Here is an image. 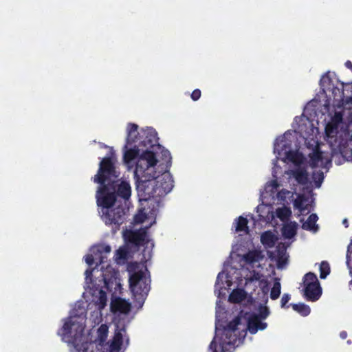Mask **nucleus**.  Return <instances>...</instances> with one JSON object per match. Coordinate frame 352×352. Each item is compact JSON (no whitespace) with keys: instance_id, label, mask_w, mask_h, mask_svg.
<instances>
[{"instance_id":"31","label":"nucleus","mask_w":352,"mask_h":352,"mask_svg":"<svg viewBox=\"0 0 352 352\" xmlns=\"http://www.w3.org/2000/svg\"><path fill=\"white\" fill-rule=\"evenodd\" d=\"M280 283L278 281H275L270 292L271 299L276 300L280 296Z\"/></svg>"},{"instance_id":"34","label":"nucleus","mask_w":352,"mask_h":352,"mask_svg":"<svg viewBox=\"0 0 352 352\" xmlns=\"http://www.w3.org/2000/svg\"><path fill=\"white\" fill-rule=\"evenodd\" d=\"M162 153V158L163 160L166 162L167 164H169L170 165L171 163V155L169 151L166 149H162L161 151Z\"/></svg>"},{"instance_id":"43","label":"nucleus","mask_w":352,"mask_h":352,"mask_svg":"<svg viewBox=\"0 0 352 352\" xmlns=\"http://www.w3.org/2000/svg\"><path fill=\"white\" fill-rule=\"evenodd\" d=\"M92 274H93V270H87L85 272V279L87 281L89 279H90V280H91V276H92Z\"/></svg>"},{"instance_id":"17","label":"nucleus","mask_w":352,"mask_h":352,"mask_svg":"<svg viewBox=\"0 0 352 352\" xmlns=\"http://www.w3.org/2000/svg\"><path fill=\"white\" fill-rule=\"evenodd\" d=\"M293 176L300 184H306L308 182V173L305 168H298L293 171Z\"/></svg>"},{"instance_id":"5","label":"nucleus","mask_w":352,"mask_h":352,"mask_svg":"<svg viewBox=\"0 0 352 352\" xmlns=\"http://www.w3.org/2000/svg\"><path fill=\"white\" fill-rule=\"evenodd\" d=\"M240 324L241 318L237 316L224 327L222 336L219 339V345L222 352H231L234 349L236 342L239 339L237 335V327Z\"/></svg>"},{"instance_id":"11","label":"nucleus","mask_w":352,"mask_h":352,"mask_svg":"<svg viewBox=\"0 0 352 352\" xmlns=\"http://www.w3.org/2000/svg\"><path fill=\"white\" fill-rule=\"evenodd\" d=\"M73 325L74 323L71 320L69 319L68 320H66L62 328L58 330V334L61 336L62 340L65 342H71L75 345L76 344V338L73 339L71 336Z\"/></svg>"},{"instance_id":"13","label":"nucleus","mask_w":352,"mask_h":352,"mask_svg":"<svg viewBox=\"0 0 352 352\" xmlns=\"http://www.w3.org/2000/svg\"><path fill=\"white\" fill-rule=\"evenodd\" d=\"M131 304L121 298H118L111 302V309L113 311L127 314L131 311Z\"/></svg>"},{"instance_id":"47","label":"nucleus","mask_w":352,"mask_h":352,"mask_svg":"<svg viewBox=\"0 0 352 352\" xmlns=\"http://www.w3.org/2000/svg\"><path fill=\"white\" fill-rule=\"evenodd\" d=\"M342 223H343V225L344 226L345 228H348L349 227V222H348V220L346 219H343Z\"/></svg>"},{"instance_id":"35","label":"nucleus","mask_w":352,"mask_h":352,"mask_svg":"<svg viewBox=\"0 0 352 352\" xmlns=\"http://www.w3.org/2000/svg\"><path fill=\"white\" fill-rule=\"evenodd\" d=\"M290 298H291V296L289 294H284L283 295V296L281 298V300H280L281 307H283V308H285V307L288 308L289 306H286V305L289 301Z\"/></svg>"},{"instance_id":"1","label":"nucleus","mask_w":352,"mask_h":352,"mask_svg":"<svg viewBox=\"0 0 352 352\" xmlns=\"http://www.w3.org/2000/svg\"><path fill=\"white\" fill-rule=\"evenodd\" d=\"M120 173L116 170L114 157H104L99 164L97 174L93 177L95 183L99 184L96 194L97 205L102 208V219L107 226L112 227L116 232L124 221V209L121 206L112 208L120 197L128 200L131 195V188L128 182H120Z\"/></svg>"},{"instance_id":"25","label":"nucleus","mask_w":352,"mask_h":352,"mask_svg":"<svg viewBox=\"0 0 352 352\" xmlns=\"http://www.w3.org/2000/svg\"><path fill=\"white\" fill-rule=\"evenodd\" d=\"M307 201V198L303 194H299L294 201V208L298 209L300 212H303L307 209L304 203Z\"/></svg>"},{"instance_id":"19","label":"nucleus","mask_w":352,"mask_h":352,"mask_svg":"<svg viewBox=\"0 0 352 352\" xmlns=\"http://www.w3.org/2000/svg\"><path fill=\"white\" fill-rule=\"evenodd\" d=\"M245 298V292L242 289H234L229 295L228 300L230 302L239 303Z\"/></svg>"},{"instance_id":"41","label":"nucleus","mask_w":352,"mask_h":352,"mask_svg":"<svg viewBox=\"0 0 352 352\" xmlns=\"http://www.w3.org/2000/svg\"><path fill=\"white\" fill-rule=\"evenodd\" d=\"M215 339V338H214ZM209 349L212 351V352H217V342H215L214 340H213L210 345H209Z\"/></svg>"},{"instance_id":"16","label":"nucleus","mask_w":352,"mask_h":352,"mask_svg":"<svg viewBox=\"0 0 352 352\" xmlns=\"http://www.w3.org/2000/svg\"><path fill=\"white\" fill-rule=\"evenodd\" d=\"M309 164L312 168H316L318 166L320 162L322 161V152L320 151L318 146H316L313 152L309 155Z\"/></svg>"},{"instance_id":"44","label":"nucleus","mask_w":352,"mask_h":352,"mask_svg":"<svg viewBox=\"0 0 352 352\" xmlns=\"http://www.w3.org/2000/svg\"><path fill=\"white\" fill-rule=\"evenodd\" d=\"M321 81L323 83H325L327 81L328 83H330L331 80L330 77L328 76V74H326V75L322 76V78L321 79Z\"/></svg>"},{"instance_id":"50","label":"nucleus","mask_w":352,"mask_h":352,"mask_svg":"<svg viewBox=\"0 0 352 352\" xmlns=\"http://www.w3.org/2000/svg\"><path fill=\"white\" fill-rule=\"evenodd\" d=\"M126 344L129 343V338L126 339Z\"/></svg>"},{"instance_id":"36","label":"nucleus","mask_w":352,"mask_h":352,"mask_svg":"<svg viewBox=\"0 0 352 352\" xmlns=\"http://www.w3.org/2000/svg\"><path fill=\"white\" fill-rule=\"evenodd\" d=\"M95 254V257L92 254H88L85 256V262L89 265H91L94 263V260L98 259V257L97 256V253L94 252Z\"/></svg>"},{"instance_id":"21","label":"nucleus","mask_w":352,"mask_h":352,"mask_svg":"<svg viewBox=\"0 0 352 352\" xmlns=\"http://www.w3.org/2000/svg\"><path fill=\"white\" fill-rule=\"evenodd\" d=\"M141 148L138 147L137 144L135 145V148H130L125 151L124 154V160L126 163L131 162L132 160L135 159L141 151Z\"/></svg>"},{"instance_id":"38","label":"nucleus","mask_w":352,"mask_h":352,"mask_svg":"<svg viewBox=\"0 0 352 352\" xmlns=\"http://www.w3.org/2000/svg\"><path fill=\"white\" fill-rule=\"evenodd\" d=\"M100 305L101 307H103L106 305L107 296L106 293L102 289L100 290V297H99Z\"/></svg>"},{"instance_id":"9","label":"nucleus","mask_w":352,"mask_h":352,"mask_svg":"<svg viewBox=\"0 0 352 352\" xmlns=\"http://www.w3.org/2000/svg\"><path fill=\"white\" fill-rule=\"evenodd\" d=\"M124 237L127 243L139 247L144 244L146 232L142 230H129L124 232Z\"/></svg>"},{"instance_id":"10","label":"nucleus","mask_w":352,"mask_h":352,"mask_svg":"<svg viewBox=\"0 0 352 352\" xmlns=\"http://www.w3.org/2000/svg\"><path fill=\"white\" fill-rule=\"evenodd\" d=\"M267 327V324L265 322H262L256 314H251L248 319L247 330H248L251 334L256 333L258 330H264Z\"/></svg>"},{"instance_id":"33","label":"nucleus","mask_w":352,"mask_h":352,"mask_svg":"<svg viewBox=\"0 0 352 352\" xmlns=\"http://www.w3.org/2000/svg\"><path fill=\"white\" fill-rule=\"evenodd\" d=\"M313 178L315 180L316 186L320 187L324 179L323 173L321 171L316 173H314L313 174Z\"/></svg>"},{"instance_id":"22","label":"nucleus","mask_w":352,"mask_h":352,"mask_svg":"<svg viewBox=\"0 0 352 352\" xmlns=\"http://www.w3.org/2000/svg\"><path fill=\"white\" fill-rule=\"evenodd\" d=\"M111 250V246L109 245H99L96 247V253L99 254L98 260L99 262L97 265H100L104 263V259H107L106 256H102L103 253L109 254Z\"/></svg>"},{"instance_id":"4","label":"nucleus","mask_w":352,"mask_h":352,"mask_svg":"<svg viewBox=\"0 0 352 352\" xmlns=\"http://www.w3.org/2000/svg\"><path fill=\"white\" fill-rule=\"evenodd\" d=\"M129 282L135 305L141 308L150 290L151 280L144 271L138 270L130 274Z\"/></svg>"},{"instance_id":"42","label":"nucleus","mask_w":352,"mask_h":352,"mask_svg":"<svg viewBox=\"0 0 352 352\" xmlns=\"http://www.w3.org/2000/svg\"><path fill=\"white\" fill-rule=\"evenodd\" d=\"M296 157V153L294 151H289L287 152V157L292 162H295V157Z\"/></svg>"},{"instance_id":"3","label":"nucleus","mask_w":352,"mask_h":352,"mask_svg":"<svg viewBox=\"0 0 352 352\" xmlns=\"http://www.w3.org/2000/svg\"><path fill=\"white\" fill-rule=\"evenodd\" d=\"M157 133L152 127L142 129L138 131V126L134 123H129L127 125V137L126 146L136 144L138 147L142 149L160 148L158 142Z\"/></svg>"},{"instance_id":"14","label":"nucleus","mask_w":352,"mask_h":352,"mask_svg":"<svg viewBox=\"0 0 352 352\" xmlns=\"http://www.w3.org/2000/svg\"><path fill=\"white\" fill-rule=\"evenodd\" d=\"M298 224L295 221H291L283 226L282 234L285 239H291L297 234Z\"/></svg>"},{"instance_id":"20","label":"nucleus","mask_w":352,"mask_h":352,"mask_svg":"<svg viewBox=\"0 0 352 352\" xmlns=\"http://www.w3.org/2000/svg\"><path fill=\"white\" fill-rule=\"evenodd\" d=\"M235 232H245L246 234L249 233V228L248 226V221L245 217L242 216L239 217L235 220Z\"/></svg>"},{"instance_id":"27","label":"nucleus","mask_w":352,"mask_h":352,"mask_svg":"<svg viewBox=\"0 0 352 352\" xmlns=\"http://www.w3.org/2000/svg\"><path fill=\"white\" fill-rule=\"evenodd\" d=\"M276 262L278 268H283L287 263V257L285 255V250L284 249L278 250Z\"/></svg>"},{"instance_id":"6","label":"nucleus","mask_w":352,"mask_h":352,"mask_svg":"<svg viewBox=\"0 0 352 352\" xmlns=\"http://www.w3.org/2000/svg\"><path fill=\"white\" fill-rule=\"evenodd\" d=\"M141 151L142 154L136 163L134 175L138 176L142 174L150 175L152 172L151 168L157 163L154 149H141Z\"/></svg>"},{"instance_id":"45","label":"nucleus","mask_w":352,"mask_h":352,"mask_svg":"<svg viewBox=\"0 0 352 352\" xmlns=\"http://www.w3.org/2000/svg\"><path fill=\"white\" fill-rule=\"evenodd\" d=\"M278 146L280 148V149L283 151L284 148L287 146L286 142L283 140H281L280 143H278L277 145H276V147Z\"/></svg>"},{"instance_id":"8","label":"nucleus","mask_w":352,"mask_h":352,"mask_svg":"<svg viewBox=\"0 0 352 352\" xmlns=\"http://www.w3.org/2000/svg\"><path fill=\"white\" fill-rule=\"evenodd\" d=\"M155 182H156L157 195L161 197L168 194L173 188V179L172 176L168 172L164 173L160 176L155 177Z\"/></svg>"},{"instance_id":"12","label":"nucleus","mask_w":352,"mask_h":352,"mask_svg":"<svg viewBox=\"0 0 352 352\" xmlns=\"http://www.w3.org/2000/svg\"><path fill=\"white\" fill-rule=\"evenodd\" d=\"M122 331H125L124 327L115 332L114 336L109 346V352H120L123 343V334Z\"/></svg>"},{"instance_id":"23","label":"nucleus","mask_w":352,"mask_h":352,"mask_svg":"<svg viewBox=\"0 0 352 352\" xmlns=\"http://www.w3.org/2000/svg\"><path fill=\"white\" fill-rule=\"evenodd\" d=\"M108 327L107 324H101L97 331V341L99 342L100 345H102L104 342L106 341L107 336H108Z\"/></svg>"},{"instance_id":"28","label":"nucleus","mask_w":352,"mask_h":352,"mask_svg":"<svg viewBox=\"0 0 352 352\" xmlns=\"http://www.w3.org/2000/svg\"><path fill=\"white\" fill-rule=\"evenodd\" d=\"M260 254L257 251H250L243 256L245 261L252 264L258 261Z\"/></svg>"},{"instance_id":"48","label":"nucleus","mask_w":352,"mask_h":352,"mask_svg":"<svg viewBox=\"0 0 352 352\" xmlns=\"http://www.w3.org/2000/svg\"><path fill=\"white\" fill-rule=\"evenodd\" d=\"M346 336H347V333L346 331H342L340 333V337L342 338V339H345L346 338Z\"/></svg>"},{"instance_id":"7","label":"nucleus","mask_w":352,"mask_h":352,"mask_svg":"<svg viewBox=\"0 0 352 352\" xmlns=\"http://www.w3.org/2000/svg\"><path fill=\"white\" fill-rule=\"evenodd\" d=\"M304 297L308 301L315 302L322 295V288L316 275L314 272H308L303 277Z\"/></svg>"},{"instance_id":"2","label":"nucleus","mask_w":352,"mask_h":352,"mask_svg":"<svg viewBox=\"0 0 352 352\" xmlns=\"http://www.w3.org/2000/svg\"><path fill=\"white\" fill-rule=\"evenodd\" d=\"M136 190L141 204L140 211L145 214L152 210L160 201V197L155 192L157 190L154 175L142 174L135 176Z\"/></svg>"},{"instance_id":"15","label":"nucleus","mask_w":352,"mask_h":352,"mask_svg":"<svg viewBox=\"0 0 352 352\" xmlns=\"http://www.w3.org/2000/svg\"><path fill=\"white\" fill-rule=\"evenodd\" d=\"M277 237L271 231H265L261 236V243L268 248H273L276 242Z\"/></svg>"},{"instance_id":"37","label":"nucleus","mask_w":352,"mask_h":352,"mask_svg":"<svg viewBox=\"0 0 352 352\" xmlns=\"http://www.w3.org/2000/svg\"><path fill=\"white\" fill-rule=\"evenodd\" d=\"M290 214L291 211L289 209H278L277 210L278 217L280 219L288 217Z\"/></svg>"},{"instance_id":"29","label":"nucleus","mask_w":352,"mask_h":352,"mask_svg":"<svg viewBox=\"0 0 352 352\" xmlns=\"http://www.w3.org/2000/svg\"><path fill=\"white\" fill-rule=\"evenodd\" d=\"M330 265L327 261H322L320 265V278L324 279L330 274Z\"/></svg>"},{"instance_id":"40","label":"nucleus","mask_w":352,"mask_h":352,"mask_svg":"<svg viewBox=\"0 0 352 352\" xmlns=\"http://www.w3.org/2000/svg\"><path fill=\"white\" fill-rule=\"evenodd\" d=\"M126 253L127 252L125 249L120 248L117 250L116 254L119 258H125Z\"/></svg>"},{"instance_id":"49","label":"nucleus","mask_w":352,"mask_h":352,"mask_svg":"<svg viewBox=\"0 0 352 352\" xmlns=\"http://www.w3.org/2000/svg\"><path fill=\"white\" fill-rule=\"evenodd\" d=\"M336 118L338 120H342V115L340 114H338L336 116Z\"/></svg>"},{"instance_id":"24","label":"nucleus","mask_w":352,"mask_h":352,"mask_svg":"<svg viewBox=\"0 0 352 352\" xmlns=\"http://www.w3.org/2000/svg\"><path fill=\"white\" fill-rule=\"evenodd\" d=\"M291 306L294 311H297L302 316H307L311 312L310 307L304 303L291 304Z\"/></svg>"},{"instance_id":"30","label":"nucleus","mask_w":352,"mask_h":352,"mask_svg":"<svg viewBox=\"0 0 352 352\" xmlns=\"http://www.w3.org/2000/svg\"><path fill=\"white\" fill-rule=\"evenodd\" d=\"M74 346L78 352H98V351H94V344L87 342H82L80 347H78L77 344Z\"/></svg>"},{"instance_id":"26","label":"nucleus","mask_w":352,"mask_h":352,"mask_svg":"<svg viewBox=\"0 0 352 352\" xmlns=\"http://www.w3.org/2000/svg\"><path fill=\"white\" fill-rule=\"evenodd\" d=\"M346 87H351L349 85H344L343 83L341 84V87H333L332 89V94L333 95L334 99L336 100H343L344 98V89Z\"/></svg>"},{"instance_id":"18","label":"nucleus","mask_w":352,"mask_h":352,"mask_svg":"<svg viewBox=\"0 0 352 352\" xmlns=\"http://www.w3.org/2000/svg\"><path fill=\"white\" fill-rule=\"evenodd\" d=\"M318 219V217L316 214H311L307 221L302 223V228L306 230L316 231L318 230V226L316 225Z\"/></svg>"},{"instance_id":"39","label":"nucleus","mask_w":352,"mask_h":352,"mask_svg":"<svg viewBox=\"0 0 352 352\" xmlns=\"http://www.w3.org/2000/svg\"><path fill=\"white\" fill-rule=\"evenodd\" d=\"M201 91L199 89H195L191 94V98L194 101L198 100L201 97Z\"/></svg>"},{"instance_id":"46","label":"nucleus","mask_w":352,"mask_h":352,"mask_svg":"<svg viewBox=\"0 0 352 352\" xmlns=\"http://www.w3.org/2000/svg\"><path fill=\"white\" fill-rule=\"evenodd\" d=\"M345 66L346 68L349 69L352 72V62L350 60H347L345 63Z\"/></svg>"},{"instance_id":"32","label":"nucleus","mask_w":352,"mask_h":352,"mask_svg":"<svg viewBox=\"0 0 352 352\" xmlns=\"http://www.w3.org/2000/svg\"><path fill=\"white\" fill-rule=\"evenodd\" d=\"M269 315L270 311L267 307H261L258 314H256V316H258V318L261 320L266 319Z\"/></svg>"}]
</instances>
